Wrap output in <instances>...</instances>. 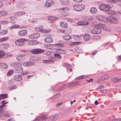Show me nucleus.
I'll return each mask as SVG.
<instances>
[{
  "mask_svg": "<svg viewBox=\"0 0 121 121\" xmlns=\"http://www.w3.org/2000/svg\"><path fill=\"white\" fill-rule=\"evenodd\" d=\"M44 41L45 42L47 43H51L53 41V39L50 37H48L44 39Z\"/></svg>",
  "mask_w": 121,
  "mask_h": 121,
  "instance_id": "ddd939ff",
  "label": "nucleus"
},
{
  "mask_svg": "<svg viewBox=\"0 0 121 121\" xmlns=\"http://www.w3.org/2000/svg\"><path fill=\"white\" fill-rule=\"evenodd\" d=\"M76 84V83L75 82H71L69 83V86H75Z\"/></svg>",
  "mask_w": 121,
  "mask_h": 121,
  "instance_id": "3c124183",
  "label": "nucleus"
},
{
  "mask_svg": "<svg viewBox=\"0 0 121 121\" xmlns=\"http://www.w3.org/2000/svg\"><path fill=\"white\" fill-rule=\"evenodd\" d=\"M56 51L58 53L60 54H65L66 52V50L60 49H56Z\"/></svg>",
  "mask_w": 121,
  "mask_h": 121,
  "instance_id": "f8f14e48",
  "label": "nucleus"
},
{
  "mask_svg": "<svg viewBox=\"0 0 121 121\" xmlns=\"http://www.w3.org/2000/svg\"><path fill=\"white\" fill-rule=\"evenodd\" d=\"M112 3H114L116 2H121V0H111Z\"/></svg>",
  "mask_w": 121,
  "mask_h": 121,
  "instance_id": "a18cd8bd",
  "label": "nucleus"
},
{
  "mask_svg": "<svg viewBox=\"0 0 121 121\" xmlns=\"http://www.w3.org/2000/svg\"><path fill=\"white\" fill-rule=\"evenodd\" d=\"M27 31L26 30H22L20 31L18 33L19 35L23 36L26 35L27 34Z\"/></svg>",
  "mask_w": 121,
  "mask_h": 121,
  "instance_id": "9b49d317",
  "label": "nucleus"
},
{
  "mask_svg": "<svg viewBox=\"0 0 121 121\" xmlns=\"http://www.w3.org/2000/svg\"><path fill=\"white\" fill-rule=\"evenodd\" d=\"M60 2L63 6L68 5L70 3V2L68 0H60Z\"/></svg>",
  "mask_w": 121,
  "mask_h": 121,
  "instance_id": "0eeeda50",
  "label": "nucleus"
},
{
  "mask_svg": "<svg viewBox=\"0 0 121 121\" xmlns=\"http://www.w3.org/2000/svg\"><path fill=\"white\" fill-rule=\"evenodd\" d=\"M8 121H15L14 119H13L12 118H11L8 119Z\"/></svg>",
  "mask_w": 121,
  "mask_h": 121,
  "instance_id": "774afa93",
  "label": "nucleus"
},
{
  "mask_svg": "<svg viewBox=\"0 0 121 121\" xmlns=\"http://www.w3.org/2000/svg\"><path fill=\"white\" fill-rule=\"evenodd\" d=\"M112 18V16H109L107 17L106 19L108 22L111 23Z\"/></svg>",
  "mask_w": 121,
  "mask_h": 121,
  "instance_id": "a19ab883",
  "label": "nucleus"
},
{
  "mask_svg": "<svg viewBox=\"0 0 121 121\" xmlns=\"http://www.w3.org/2000/svg\"><path fill=\"white\" fill-rule=\"evenodd\" d=\"M40 36V34L39 33H37L30 35L29 36V38L30 39H34L38 38Z\"/></svg>",
  "mask_w": 121,
  "mask_h": 121,
  "instance_id": "39448f33",
  "label": "nucleus"
},
{
  "mask_svg": "<svg viewBox=\"0 0 121 121\" xmlns=\"http://www.w3.org/2000/svg\"><path fill=\"white\" fill-rule=\"evenodd\" d=\"M19 27V26L18 25H14L12 26L9 27V29L11 30L14 29L18 28Z\"/></svg>",
  "mask_w": 121,
  "mask_h": 121,
  "instance_id": "7c9ffc66",
  "label": "nucleus"
},
{
  "mask_svg": "<svg viewBox=\"0 0 121 121\" xmlns=\"http://www.w3.org/2000/svg\"><path fill=\"white\" fill-rule=\"evenodd\" d=\"M48 18L49 20L50 21H56L57 19L58 18L55 17L51 16H49L48 17Z\"/></svg>",
  "mask_w": 121,
  "mask_h": 121,
  "instance_id": "aec40b11",
  "label": "nucleus"
},
{
  "mask_svg": "<svg viewBox=\"0 0 121 121\" xmlns=\"http://www.w3.org/2000/svg\"><path fill=\"white\" fill-rule=\"evenodd\" d=\"M9 38L8 37L2 38L0 39V42H2L8 40Z\"/></svg>",
  "mask_w": 121,
  "mask_h": 121,
  "instance_id": "2f4dec72",
  "label": "nucleus"
},
{
  "mask_svg": "<svg viewBox=\"0 0 121 121\" xmlns=\"http://www.w3.org/2000/svg\"><path fill=\"white\" fill-rule=\"evenodd\" d=\"M91 33L94 34H99L101 32V30L99 29H94L91 31Z\"/></svg>",
  "mask_w": 121,
  "mask_h": 121,
  "instance_id": "423d86ee",
  "label": "nucleus"
},
{
  "mask_svg": "<svg viewBox=\"0 0 121 121\" xmlns=\"http://www.w3.org/2000/svg\"><path fill=\"white\" fill-rule=\"evenodd\" d=\"M24 40V39L23 38L19 39L15 42V43L16 45L19 46L23 45L25 44Z\"/></svg>",
  "mask_w": 121,
  "mask_h": 121,
  "instance_id": "7ed1b4c3",
  "label": "nucleus"
},
{
  "mask_svg": "<svg viewBox=\"0 0 121 121\" xmlns=\"http://www.w3.org/2000/svg\"><path fill=\"white\" fill-rule=\"evenodd\" d=\"M54 46L58 48H62L64 46L63 44L60 43L55 44H54Z\"/></svg>",
  "mask_w": 121,
  "mask_h": 121,
  "instance_id": "e433bc0d",
  "label": "nucleus"
},
{
  "mask_svg": "<svg viewBox=\"0 0 121 121\" xmlns=\"http://www.w3.org/2000/svg\"><path fill=\"white\" fill-rule=\"evenodd\" d=\"M5 102V100L3 101L1 103V104H2V105H1V107H2L3 108V107L5 106V105L4 104H6V103H4V102Z\"/></svg>",
  "mask_w": 121,
  "mask_h": 121,
  "instance_id": "603ef678",
  "label": "nucleus"
},
{
  "mask_svg": "<svg viewBox=\"0 0 121 121\" xmlns=\"http://www.w3.org/2000/svg\"><path fill=\"white\" fill-rule=\"evenodd\" d=\"M112 81L113 82H117V78H114L113 80Z\"/></svg>",
  "mask_w": 121,
  "mask_h": 121,
  "instance_id": "338daca9",
  "label": "nucleus"
},
{
  "mask_svg": "<svg viewBox=\"0 0 121 121\" xmlns=\"http://www.w3.org/2000/svg\"><path fill=\"white\" fill-rule=\"evenodd\" d=\"M39 119L40 120H45L47 119V117L46 115H43L41 117H39Z\"/></svg>",
  "mask_w": 121,
  "mask_h": 121,
  "instance_id": "c756f323",
  "label": "nucleus"
},
{
  "mask_svg": "<svg viewBox=\"0 0 121 121\" xmlns=\"http://www.w3.org/2000/svg\"><path fill=\"white\" fill-rule=\"evenodd\" d=\"M84 19H85L87 20H91L92 19V18H89L88 17H85V18H84Z\"/></svg>",
  "mask_w": 121,
  "mask_h": 121,
  "instance_id": "052dcab7",
  "label": "nucleus"
},
{
  "mask_svg": "<svg viewBox=\"0 0 121 121\" xmlns=\"http://www.w3.org/2000/svg\"><path fill=\"white\" fill-rule=\"evenodd\" d=\"M90 11L91 13L94 14L97 12V9L95 8L92 7L90 9Z\"/></svg>",
  "mask_w": 121,
  "mask_h": 121,
  "instance_id": "6ab92c4d",
  "label": "nucleus"
},
{
  "mask_svg": "<svg viewBox=\"0 0 121 121\" xmlns=\"http://www.w3.org/2000/svg\"><path fill=\"white\" fill-rule=\"evenodd\" d=\"M14 79L17 81H20L22 79V76L19 75H15L14 77Z\"/></svg>",
  "mask_w": 121,
  "mask_h": 121,
  "instance_id": "4468645a",
  "label": "nucleus"
},
{
  "mask_svg": "<svg viewBox=\"0 0 121 121\" xmlns=\"http://www.w3.org/2000/svg\"><path fill=\"white\" fill-rule=\"evenodd\" d=\"M17 87L16 86H12L10 88V89L11 90L14 89H16Z\"/></svg>",
  "mask_w": 121,
  "mask_h": 121,
  "instance_id": "6e6d98bb",
  "label": "nucleus"
},
{
  "mask_svg": "<svg viewBox=\"0 0 121 121\" xmlns=\"http://www.w3.org/2000/svg\"><path fill=\"white\" fill-rule=\"evenodd\" d=\"M76 52L78 53H81L82 52V50L80 48H78L77 49H76Z\"/></svg>",
  "mask_w": 121,
  "mask_h": 121,
  "instance_id": "de8ad7c7",
  "label": "nucleus"
},
{
  "mask_svg": "<svg viewBox=\"0 0 121 121\" xmlns=\"http://www.w3.org/2000/svg\"><path fill=\"white\" fill-rule=\"evenodd\" d=\"M83 35L80 34L78 35H74V38L78 40L79 39L81 38L82 37Z\"/></svg>",
  "mask_w": 121,
  "mask_h": 121,
  "instance_id": "cd10ccee",
  "label": "nucleus"
},
{
  "mask_svg": "<svg viewBox=\"0 0 121 121\" xmlns=\"http://www.w3.org/2000/svg\"><path fill=\"white\" fill-rule=\"evenodd\" d=\"M12 66L15 69L16 71V73H22L23 72V69L20 66V63L19 62H13L12 63Z\"/></svg>",
  "mask_w": 121,
  "mask_h": 121,
  "instance_id": "f257e3e1",
  "label": "nucleus"
},
{
  "mask_svg": "<svg viewBox=\"0 0 121 121\" xmlns=\"http://www.w3.org/2000/svg\"><path fill=\"white\" fill-rule=\"evenodd\" d=\"M34 62H29L24 63L23 64L24 66L28 67L32 66L34 65Z\"/></svg>",
  "mask_w": 121,
  "mask_h": 121,
  "instance_id": "6e6552de",
  "label": "nucleus"
},
{
  "mask_svg": "<svg viewBox=\"0 0 121 121\" xmlns=\"http://www.w3.org/2000/svg\"><path fill=\"white\" fill-rule=\"evenodd\" d=\"M53 47L52 44H48L47 45V48L48 49H51Z\"/></svg>",
  "mask_w": 121,
  "mask_h": 121,
  "instance_id": "49530a36",
  "label": "nucleus"
},
{
  "mask_svg": "<svg viewBox=\"0 0 121 121\" xmlns=\"http://www.w3.org/2000/svg\"><path fill=\"white\" fill-rule=\"evenodd\" d=\"M8 12L6 11L2 10L0 11V17L6 16L8 14Z\"/></svg>",
  "mask_w": 121,
  "mask_h": 121,
  "instance_id": "f3484780",
  "label": "nucleus"
},
{
  "mask_svg": "<svg viewBox=\"0 0 121 121\" xmlns=\"http://www.w3.org/2000/svg\"><path fill=\"white\" fill-rule=\"evenodd\" d=\"M51 31V30L50 29H49L46 30H43V31H42V32L45 33H48L50 32Z\"/></svg>",
  "mask_w": 121,
  "mask_h": 121,
  "instance_id": "79ce46f5",
  "label": "nucleus"
},
{
  "mask_svg": "<svg viewBox=\"0 0 121 121\" xmlns=\"http://www.w3.org/2000/svg\"><path fill=\"white\" fill-rule=\"evenodd\" d=\"M109 7L106 5L102 4L100 5L99 7V9L101 10L104 11L106 10V8H108Z\"/></svg>",
  "mask_w": 121,
  "mask_h": 121,
  "instance_id": "1a4fd4ad",
  "label": "nucleus"
},
{
  "mask_svg": "<svg viewBox=\"0 0 121 121\" xmlns=\"http://www.w3.org/2000/svg\"><path fill=\"white\" fill-rule=\"evenodd\" d=\"M13 73V70H9L7 73V74L9 76H11Z\"/></svg>",
  "mask_w": 121,
  "mask_h": 121,
  "instance_id": "ea45409f",
  "label": "nucleus"
},
{
  "mask_svg": "<svg viewBox=\"0 0 121 121\" xmlns=\"http://www.w3.org/2000/svg\"><path fill=\"white\" fill-rule=\"evenodd\" d=\"M52 4V3L51 0H47L46 2L45 6L46 7L48 8L50 7Z\"/></svg>",
  "mask_w": 121,
  "mask_h": 121,
  "instance_id": "dca6fc26",
  "label": "nucleus"
},
{
  "mask_svg": "<svg viewBox=\"0 0 121 121\" xmlns=\"http://www.w3.org/2000/svg\"><path fill=\"white\" fill-rule=\"evenodd\" d=\"M82 37H83L84 39L85 40L88 41L90 39L91 36L89 34H85L84 35H83Z\"/></svg>",
  "mask_w": 121,
  "mask_h": 121,
  "instance_id": "2eb2a0df",
  "label": "nucleus"
},
{
  "mask_svg": "<svg viewBox=\"0 0 121 121\" xmlns=\"http://www.w3.org/2000/svg\"><path fill=\"white\" fill-rule=\"evenodd\" d=\"M8 22L7 21H1V23L3 24H6L8 23Z\"/></svg>",
  "mask_w": 121,
  "mask_h": 121,
  "instance_id": "8fccbe9b",
  "label": "nucleus"
},
{
  "mask_svg": "<svg viewBox=\"0 0 121 121\" xmlns=\"http://www.w3.org/2000/svg\"><path fill=\"white\" fill-rule=\"evenodd\" d=\"M5 52L3 50H0V58L2 57L5 55Z\"/></svg>",
  "mask_w": 121,
  "mask_h": 121,
  "instance_id": "4c0bfd02",
  "label": "nucleus"
},
{
  "mask_svg": "<svg viewBox=\"0 0 121 121\" xmlns=\"http://www.w3.org/2000/svg\"><path fill=\"white\" fill-rule=\"evenodd\" d=\"M25 59V55H22L19 56L17 57L16 58L17 60L20 61H22L24 60Z\"/></svg>",
  "mask_w": 121,
  "mask_h": 121,
  "instance_id": "9d476101",
  "label": "nucleus"
},
{
  "mask_svg": "<svg viewBox=\"0 0 121 121\" xmlns=\"http://www.w3.org/2000/svg\"><path fill=\"white\" fill-rule=\"evenodd\" d=\"M121 28L119 27H117L116 28V31H117L118 32H120L121 31L120 30Z\"/></svg>",
  "mask_w": 121,
  "mask_h": 121,
  "instance_id": "680f3d73",
  "label": "nucleus"
},
{
  "mask_svg": "<svg viewBox=\"0 0 121 121\" xmlns=\"http://www.w3.org/2000/svg\"><path fill=\"white\" fill-rule=\"evenodd\" d=\"M8 97V95L6 94H3L0 95V98L1 99H3Z\"/></svg>",
  "mask_w": 121,
  "mask_h": 121,
  "instance_id": "393cba45",
  "label": "nucleus"
},
{
  "mask_svg": "<svg viewBox=\"0 0 121 121\" xmlns=\"http://www.w3.org/2000/svg\"><path fill=\"white\" fill-rule=\"evenodd\" d=\"M117 19L115 17L112 16L111 23H117Z\"/></svg>",
  "mask_w": 121,
  "mask_h": 121,
  "instance_id": "c9c22d12",
  "label": "nucleus"
},
{
  "mask_svg": "<svg viewBox=\"0 0 121 121\" xmlns=\"http://www.w3.org/2000/svg\"><path fill=\"white\" fill-rule=\"evenodd\" d=\"M52 57H50V58H52V59L50 60V59H49L50 60H48L49 61V63L51 62L53 63L54 62V60L53 59L51 58Z\"/></svg>",
  "mask_w": 121,
  "mask_h": 121,
  "instance_id": "5fc2aeb1",
  "label": "nucleus"
},
{
  "mask_svg": "<svg viewBox=\"0 0 121 121\" xmlns=\"http://www.w3.org/2000/svg\"><path fill=\"white\" fill-rule=\"evenodd\" d=\"M61 95L60 93H58L56 95H54L52 97L54 99H56L59 97Z\"/></svg>",
  "mask_w": 121,
  "mask_h": 121,
  "instance_id": "f704fd0d",
  "label": "nucleus"
},
{
  "mask_svg": "<svg viewBox=\"0 0 121 121\" xmlns=\"http://www.w3.org/2000/svg\"><path fill=\"white\" fill-rule=\"evenodd\" d=\"M78 5L80 11H82L84 8V7H85V6L82 4H78Z\"/></svg>",
  "mask_w": 121,
  "mask_h": 121,
  "instance_id": "473e14b6",
  "label": "nucleus"
},
{
  "mask_svg": "<svg viewBox=\"0 0 121 121\" xmlns=\"http://www.w3.org/2000/svg\"><path fill=\"white\" fill-rule=\"evenodd\" d=\"M43 26H41L39 27H38L37 28V29L39 30L40 31L42 32L43 31Z\"/></svg>",
  "mask_w": 121,
  "mask_h": 121,
  "instance_id": "c03bdc74",
  "label": "nucleus"
},
{
  "mask_svg": "<svg viewBox=\"0 0 121 121\" xmlns=\"http://www.w3.org/2000/svg\"><path fill=\"white\" fill-rule=\"evenodd\" d=\"M22 75H27L28 74V72L27 71L26 72L22 73Z\"/></svg>",
  "mask_w": 121,
  "mask_h": 121,
  "instance_id": "69168bd1",
  "label": "nucleus"
},
{
  "mask_svg": "<svg viewBox=\"0 0 121 121\" xmlns=\"http://www.w3.org/2000/svg\"><path fill=\"white\" fill-rule=\"evenodd\" d=\"M105 12L106 14L110 15H114L116 13V12L115 11L113 10L110 9H106L105 11Z\"/></svg>",
  "mask_w": 121,
  "mask_h": 121,
  "instance_id": "20e7f679",
  "label": "nucleus"
},
{
  "mask_svg": "<svg viewBox=\"0 0 121 121\" xmlns=\"http://www.w3.org/2000/svg\"><path fill=\"white\" fill-rule=\"evenodd\" d=\"M87 22L82 21L78 22L77 23V24L78 25L82 26L88 24Z\"/></svg>",
  "mask_w": 121,
  "mask_h": 121,
  "instance_id": "a211bd4d",
  "label": "nucleus"
},
{
  "mask_svg": "<svg viewBox=\"0 0 121 121\" xmlns=\"http://www.w3.org/2000/svg\"><path fill=\"white\" fill-rule=\"evenodd\" d=\"M39 117H38L34 119L33 121H40V119H39Z\"/></svg>",
  "mask_w": 121,
  "mask_h": 121,
  "instance_id": "e2e57ef3",
  "label": "nucleus"
},
{
  "mask_svg": "<svg viewBox=\"0 0 121 121\" xmlns=\"http://www.w3.org/2000/svg\"><path fill=\"white\" fill-rule=\"evenodd\" d=\"M87 76L85 75H83L80 76H79L77 77L76 79H78V80H80L83 79L87 77Z\"/></svg>",
  "mask_w": 121,
  "mask_h": 121,
  "instance_id": "bb28decb",
  "label": "nucleus"
},
{
  "mask_svg": "<svg viewBox=\"0 0 121 121\" xmlns=\"http://www.w3.org/2000/svg\"><path fill=\"white\" fill-rule=\"evenodd\" d=\"M58 117L57 115L51 116L50 117V119L51 120L54 121L58 119Z\"/></svg>",
  "mask_w": 121,
  "mask_h": 121,
  "instance_id": "5701e85b",
  "label": "nucleus"
},
{
  "mask_svg": "<svg viewBox=\"0 0 121 121\" xmlns=\"http://www.w3.org/2000/svg\"><path fill=\"white\" fill-rule=\"evenodd\" d=\"M109 77V76L108 74H103L102 75V79L103 80H104L108 78Z\"/></svg>",
  "mask_w": 121,
  "mask_h": 121,
  "instance_id": "c85d7f7f",
  "label": "nucleus"
},
{
  "mask_svg": "<svg viewBox=\"0 0 121 121\" xmlns=\"http://www.w3.org/2000/svg\"><path fill=\"white\" fill-rule=\"evenodd\" d=\"M112 121H121V118L116 119L113 120Z\"/></svg>",
  "mask_w": 121,
  "mask_h": 121,
  "instance_id": "bf43d9fd",
  "label": "nucleus"
},
{
  "mask_svg": "<svg viewBox=\"0 0 121 121\" xmlns=\"http://www.w3.org/2000/svg\"><path fill=\"white\" fill-rule=\"evenodd\" d=\"M60 25L63 27H67V25L65 22L63 23L61 22L60 23Z\"/></svg>",
  "mask_w": 121,
  "mask_h": 121,
  "instance_id": "72a5a7b5",
  "label": "nucleus"
},
{
  "mask_svg": "<svg viewBox=\"0 0 121 121\" xmlns=\"http://www.w3.org/2000/svg\"><path fill=\"white\" fill-rule=\"evenodd\" d=\"M62 104V102H60V103H59L56 104V106H57V107H59Z\"/></svg>",
  "mask_w": 121,
  "mask_h": 121,
  "instance_id": "0e129e2a",
  "label": "nucleus"
},
{
  "mask_svg": "<svg viewBox=\"0 0 121 121\" xmlns=\"http://www.w3.org/2000/svg\"><path fill=\"white\" fill-rule=\"evenodd\" d=\"M25 14V12L23 11H20L17 12L15 14V15L16 16H21Z\"/></svg>",
  "mask_w": 121,
  "mask_h": 121,
  "instance_id": "4be33fe9",
  "label": "nucleus"
},
{
  "mask_svg": "<svg viewBox=\"0 0 121 121\" xmlns=\"http://www.w3.org/2000/svg\"><path fill=\"white\" fill-rule=\"evenodd\" d=\"M63 39L66 40H68L71 39V37L69 35H66L64 36L63 37Z\"/></svg>",
  "mask_w": 121,
  "mask_h": 121,
  "instance_id": "a878e982",
  "label": "nucleus"
},
{
  "mask_svg": "<svg viewBox=\"0 0 121 121\" xmlns=\"http://www.w3.org/2000/svg\"><path fill=\"white\" fill-rule=\"evenodd\" d=\"M80 43H81L79 42H75L72 43V45H76L79 44Z\"/></svg>",
  "mask_w": 121,
  "mask_h": 121,
  "instance_id": "864d4df0",
  "label": "nucleus"
},
{
  "mask_svg": "<svg viewBox=\"0 0 121 121\" xmlns=\"http://www.w3.org/2000/svg\"><path fill=\"white\" fill-rule=\"evenodd\" d=\"M44 51L43 50L39 48L34 49L31 51V53L35 54H38L41 53Z\"/></svg>",
  "mask_w": 121,
  "mask_h": 121,
  "instance_id": "f03ea898",
  "label": "nucleus"
},
{
  "mask_svg": "<svg viewBox=\"0 0 121 121\" xmlns=\"http://www.w3.org/2000/svg\"><path fill=\"white\" fill-rule=\"evenodd\" d=\"M95 28H97V29L102 28L104 27V25L102 23H99L95 25Z\"/></svg>",
  "mask_w": 121,
  "mask_h": 121,
  "instance_id": "412c9836",
  "label": "nucleus"
},
{
  "mask_svg": "<svg viewBox=\"0 0 121 121\" xmlns=\"http://www.w3.org/2000/svg\"><path fill=\"white\" fill-rule=\"evenodd\" d=\"M43 63H49V61L48 60H44L43 61Z\"/></svg>",
  "mask_w": 121,
  "mask_h": 121,
  "instance_id": "13d9d810",
  "label": "nucleus"
},
{
  "mask_svg": "<svg viewBox=\"0 0 121 121\" xmlns=\"http://www.w3.org/2000/svg\"><path fill=\"white\" fill-rule=\"evenodd\" d=\"M2 114H3V116H4V117H9V113L7 111L6 112H3L2 113Z\"/></svg>",
  "mask_w": 121,
  "mask_h": 121,
  "instance_id": "58836bf2",
  "label": "nucleus"
},
{
  "mask_svg": "<svg viewBox=\"0 0 121 121\" xmlns=\"http://www.w3.org/2000/svg\"><path fill=\"white\" fill-rule=\"evenodd\" d=\"M79 7V5L78 4H75L74 5H73V9L74 10L76 11H79L80 10Z\"/></svg>",
  "mask_w": 121,
  "mask_h": 121,
  "instance_id": "b1692460",
  "label": "nucleus"
},
{
  "mask_svg": "<svg viewBox=\"0 0 121 121\" xmlns=\"http://www.w3.org/2000/svg\"><path fill=\"white\" fill-rule=\"evenodd\" d=\"M67 21L68 22L71 23L73 22V21L71 18H69L67 19Z\"/></svg>",
  "mask_w": 121,
  "mask_h": 121,
  "instance_id": "4d7b16f0",
  "label": "nucleus"
},
{
  "mask_svg": "<svg viewBox=\"0 0 121 121\" xmlns=\"http://www.w3.org/2000/svg\"><path fill=\"white\" fill-rule=\"evenodd\" d=\"M54 56L57 58H61V56L58 54H54Z\"/></svg>",
  "mask_w": 121,
  "mask_h": 121,
  "instance_id": "37998d69",
  "label": "nucleus"
},
{
  "mask_svg": "<svg viewBox=\"0 0 121 121\" xmlns=\"http://www.w3.org/2000/svg\"><path fill=\"white\" fill-rule=\"evenodd\" d=\"M63 66L64 67H70L71 66V65L66 63H64L63 64Z\"/></svg>",
  "mask_w": 121,
  "mask_h": 121,
  "instance_id": "09e8293b",
  "label": "nucleus"
}]
</instances>
